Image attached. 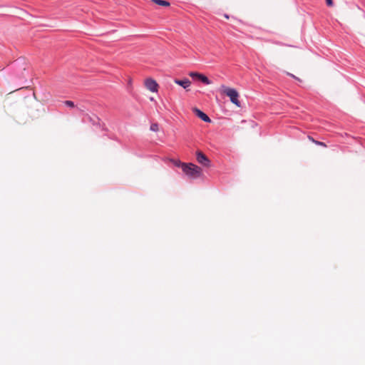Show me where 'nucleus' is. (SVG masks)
<instances>
[{
    "label": "nucleus",
    "instance_id": "f257e3e1",
    "mask_svg": "<svg viewBox=\"0 0 365 365\" xmlns=\"http://www.w3.org/2000/svg\"><path fill=\"white\" fill-rule=\"evenodd\" d=\"M182 171L191 178H199L202 174V169L193 163H183Z\"/></svg>",
    "mask_w": 365,
    "mask_h": 365
},
{
    "label": "nucleus",
    "instance_id": "f03ea898",
    "mask_svg": "<svg viewBox=\"0 0 365 365\" xmlns=\"http://www.w3.org/2000/svg\"><path fill=\"white\" fill-rule=\"evenodd\" d=\"M220 91L222 93L228 96L230 99V101L233 104H235L237 107L241 106L240 102L238 100L239 93L235 88H229V87H227V86L222 85L220 87Z\"/></svg>",
    "mask_w": 365,
    "mask_h": 365
},
{
    "label": "nucleus",
    "instance_id": "7ed1b4c3",
    "mask_svg": "<svg viewBox=\"0 0 365 365\" xmlns=\"http://www.w3.org/2000/svg\"><path fill=\"white\" fill-rule=\"evenodd\" d=\"M145 86L148 90L151 92H158V83L153 78H147L145 80Z\"/></svg>",
    "mask_w": 365,
    "mask_h": 365
},
{
    "label": "nucleus",
    "instance_id": "20e7f679",
    "mask_svg": "<svg viewBox=\"0 0 365 365\" xmlns=\"http://www.w3.org/2000/svg\"><path fill=\"white\" fill-rule=\"evenodd\" d=\"M196 159L200 164L206 167L210 166V160L200 150L197 151L196 153Z\"/></svg>",
    "mask_w": 365,
    "mask_h": 365
},
{
    "label": "nucleus",
    "instance_id": "39448f33",
    "mask_svg": "<svg viewBox=\"0 0 365 365\" xmlns=\"http://www.w3.org/2000/svg\"><path fill=\"white\" fill-rule=\"evenodd\" d=\"M192 111L202 120H203L205 122H207V123H210L211 122L210 118L205 113H203L202 110H200V109H198L197 108H192Z\"/></svg>",
    "mask_w": 365,
    "mask_h": 365
},
{
    "label": "nucleus",
    "instance_id": "423d86ee",
    "mask_svg": "<svg viewBox=\"0 0 365 365\" xmlns=\"http://www.w3.org/2000/svg\"><path fill=\"white\" fill-rule=\"evenodd\" d=\"M174 82L185 89H187L191 84V82L188 78H184L182 80L175 79Z\"/></svg>",
    "mask_w": 365,
    "mask_h": 365
},
{
    "label": "nucleus",
    "instance_id": "0eeeda50",
    "mask_svg": "<svg viewBox=\"0 0 365 365\" xmlns=\"http://www.w3.org/2000/svg\"><path fill=\"white\" fill-rule=\"evenodd\" d=\"M153 2L155 4L162 6H169L170 2L165 1V0H152Z\"/></svg>",
    "mask_w": 365,
    "mask_h": 365
},
{
    "label": "nucleus",
    "instance_id": "6e6552de",
    "mask_svg": "<svg viewBox=\"0 0 365 365\" xmlns=\"http://www.w3.org/2000/svg\"><path fill=\"white\" fill-rule=\"evenodd\" d=\"M199 80L206 85H209L211 83V81L208 79V78L203 74L202 76H200Z\"/></svg>",
    "mask_w": 365,
    "mask_h": 365
},
{
    "label": "nucleus",
    "instance_id": "1a4fd4ad",
    "mask_svg": "<svg viewBox=\"0 0 365 365\" xmlns=\"http://www.w3.org/2000/svg\"><path fill=\"white\" fill-rule=\"evenodd\" d=\"M188 75L192 78H195L199 80L200 76H202V74L197 72H190Z\"/></svg>",
    "mask_w": 365,
    "mask_h": 365
},
{
    "label": "nucleus",
    "instance_id": "9d476101",
    "mask_svg": "<svg viewBox=\"0 0 365 365\" xmlns=\"http://www.w3.org/2000/svg\"><path fill=\"white\" fill-rule=\"evenodd\" d=\"M171 161L175 166L181 167V168L182 169V165L184 163H181L180 160H172Z\"/></svg>",
    "mask_w": 365,
    "mask_h": 365
},
{
    "label": "nucleus",
    "instance_id": "9b49d317",
    "mask_svg": "<svg viewBox=\"0 0 365 365\" xmlns=\"http://www.w3.org/2000/svg\"><path fill=\"white\" fill-rule=\"evenodd\" d=\"M150 130L154 132L158 131V125L157 123H152L150 125Z\"/></svg>",
    "mask_w": 365,
    "mask_h": 365
},
{
    "label": "nucleus",
    "instance_id": "f8f14e48",
    "mask_svg": "<svg viewBox=\"0 0 365 365\" xmlns=\"http://www.w3.org/2000/svg\"><path fill=\"white\" fill-rule=\"evenodd\" d=\"M65 105H66L67 106L70 107V108H73L75 107V105H74V103L71 101H66L64 102Z\"/></svg>",
    "mask_w": 365,
    "mask_h": 365
},
{
    "label": "nucleus",
    "instance_id": "ddd939ff",
    "mask_svg": "<svg viewBox=\"0 0 365 365\" xmlns=\"http://www.w3.org/2000/svg\"><path fill=\"white\" fill-rule=\"evenodd\" d=\"M314 143H315L316 145H318L323 146V147H324V148H326V147H327V145H326L324 143L321 142V141H318V140H317V141H314Z\"/></svg>",
    "mask_w": 365,
    "mask_h": 365
},
{
    "label": "nucleus",
    "instance_id": "4468645a",
    "mask_svg": "<svg viewBox=\"0 0 365 365\" xmlns=\"http://www.w3.org/2000/svg\"><path fill=\"white\" fill-rule=\"evenodd\" d=\"M132 79L130 78L128 81V87L129 89L132 88Z\"/></svg>",
    "mask_w": 365,
    "mask_h": 365
},
{
    "label": "nucleus",
    "instance_id": "2eb2a0df",
    "mask_svg": "<svg viewBox=\"0 0 365 365\" xmlns=\"http://www.w3.org/2000/svg\"><path fill=\"white\" fill-rule=\"evenodd\" d=\"M326 3L327 6H333V1L332 0H326Z\"/></svg>",
    "mask_w": 365,
    "mask_h": 365
},
{
    "label": "nucleus",
    "instance_id": "dca6fc26",
    "mask_svg": "<svg viewBox=\"0 0 365 365\" xmlns=\"http://www.w3.org/2000/svg\"><path fill=\"white\" fill-rule=\"evenodd\" d=\"M287 75H289V76H292V78H295V79L298 80V81H300V79H299V78L296 77L294 75H293V74H292V73H287Z\"/></svg>",
    "mask_w": 365,
    "mask_h": 365
},
{
    "label": "nucleus",
    "instance_id": "f3484780",
    "mask_svg": "<svg viewBox=\"0 0 365 365\" xmlns=\"http://www.w3.org/2000/svg\"><path fill=\"white\" fill-rule=\"evenodd\" d=\"M308 138L312 141L314 143V141H316L313 138H312L311 136H309Z\"/></svg>",
    "mask_w": 365,
    "mask_h": 365
},
{
    "label": "nucleus",
    "instance_id": "a211bd4d",
    "mask_svg": "<svg viewBox=\"0 0 365 365\" xmlns=\"http://www.w3.org/2000/svg\"><path fill=\"white\" fill-rule=\"evenodd\" d=\"M225 17L226 19H229V16H228V15H227V14H225Z\"/></svg>",
    "mask_w": 365,
    "mask_h": 365
}]
</instances>
